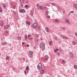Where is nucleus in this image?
I'll return each instance as SVG.
<instances>
[{
  "label": "nucleus",
  "instance_id": "nucleus-1",
  "mask_svg": "<svg viewBox=\"0 0 77 77\" xmlns=\"http://www.w3.org/2000/svg\"><path fill=\"white\" fill-rule=\"evenodd\" d=\"M39 46L43 50H44L45 48V45L43 42H42L41 44H40Z\"/></svg>",
  "mask_w": 77,
  "mask_h": 77
},
{
  "label": "nucleus",
  "instance_id": "nucleus-2",
  "mask_svg": "<svg viewBox=\"0 0 77 77\" xmlns=\"http://www.w3.org/2000/svg\"><path fill=\"white\" fill-rule=\"evenodd\" d=\"M42 66V65L41 63H39L38 64V65L37 68L38 70H41V68H42V67H41Z\"/></svg>",
  "mask_w": 77,
  "mask_h": 77
},
{
  "label": "nucleus",
  "instance_id": "nucleus-3",
  "mask_svg": "<svg viewBox=\"0 0 77 77\" xmlns=\"http://www.w3.org/2000/svg\"><path fill=\"white\" fill-rule=\"evenodd\" d=\"M32 26L34 27V28L36 27V26H37V24H36V23H33L32 24Z\"/></svg>",
  "mask_w": 77,
  "mask_h": 77
},
{
  "label": "nucleus",
  "instance_id": "nucleus-4",
  "mask_svg": "<svg viewBox=\"0 0 77 77\" xmlns=\"http://www.w3.org/2000/svg\"><path fill=\"white\" fill-rule=\"evenodd\" d=\"M66 22L68 24H69L70 23H69V21L68 19H66Z\"/></svg>",
  "mask_w": 77,
  "mask_h": 77
},
{
  "label": "nucleus",
  "instance_id": "nucleus-5",
  "mask_svg": "<svg viewBox=\"0 0 77 77\" xmlns=\"http://www.w3.org/2000/svg\"><path fill=\"white\" fill-rule=\"evenodd\" d=\"M45 29L47 31V32H49L50 31V30L48 28V27H46L45 28Z\"/></svg>",
  "mask_w": 77,
  "mask_h": 77
},
{
  "label": "nucleus",
  "instance_id": "nucleus-6",
  "mask_svg": "<svg viewBox=\"0 0 77 77\" xmlns=\"http://www.w3.org/2000/svg\"><path fill=\"white\" fill-rule=\"evenodd\" d=\"M40 72L41 74H42L44 72V69L40 71Z\"/></svg>",
  "mask_w": 77,
  "mask_h": 77
},
{
  "label": "nucleus",
  "instance_id": "nucleus-7",
  "mask_svg": "<svg viewBox=\"0 0 77 77\" xmlns=\"http://www.w3.org/2000/svg\"><path fill=\"white\" fill-rule=\"evenodd\" d=\"M39 8H40V9L41 10H43V8H42V6L41 5L39 6Z\"/></svg>",
  "mask_w": 77,
  "mask_h": 77
},
{
  "label": "nucleus",
  "instance_id": "nucleus-8",
  "mask_svg": "<svg viewBox=\"0 0 77 77\" xmlns=\"http://www.w3.org/2000/svg\"><path fill=\"white\" fill-rule=\"evenodd\" d=\"M26 23V24H28L29 26H30V23L29 22V21H27Z\"/></svg>",
  "mask_w": 77,
  "mask_h": 77
},
{
  "label": "nucleus",
  "instance_id": "nucleus-9",
  "mask_svg": "<svg viewBox=\"0 0 77 77\" xmlns=\"http://www.w3.org/2000/svg\"><path fill=\"white\" fill-rule=\"evenodd\" d=\"M54 22H55V23H58V22H59V21L57 20H55Z\"/></svg>",
  "mask_w": 77,
  "mask_h": 77
},
{
  "label": "nucleus",
  "instance_id": "nucleus-10",
  "mask_svg": "<svg viewBox=\"0 0 77 77\" xmlns=\"http://www.w3.org/2000/svg\"><path fill=\"white\" fill-rule=\"evenodd\" d=\"M60 29H62L63 30H65V28H64L63 27H60Z\"/></svg>",
  "mask_w": 77,
  "mask_h": 77
},
{
  "label": "nucleus",
  "instance_id": "nucleus-11",
  "mask_svg": "<svg viewBox=\"0 0 77 77\" xmlns=\"http://www.w3.org/2000/svg\"><path fill=\"white\" fill-rule=\"evenodd\" d=\"M34 11V9H32L31 10V11L32 15H33V13Z\"/></svg>",
  "mask_w": 77,
  "mask_h": 77
},
{
  "label": "nucleus",
  "instance_id": "nucleus-12",
  "mask_svg": "<svg viewBox=\"0 0 77 77\" xmlns=\"http://www.w3.org/2000/svg\"><path fill=\"white\" fill-rule=\"evenodd\" d=\"M26 70H29V66H28L26 67Z\"/></svg>",
  "mask_w": 77,
  "mask_h": 77
},
{
  "label": "nucleus",
  "instance_id": "nucleus-13",
  "mask_svg": "<svg viewBox=\"0 0 77 77\" xmlns=\"http://www.w3.org/2000/svg\"><path fill=\"white\" fill-rule=\"evenodd\" d=\"M49 45H52V42L51 41H50L49 42Z\"/></svg>",
  "mask_w": 77,
  "mask_h": 77
},
{
  "label": "nucleus",
  "instance_id": "nucleus-14",
  "mask_svg": "<svg viewBox=\"0 0 77 77\" xmlns=\"http://www.w3.org/2000/svg\"><path fill=\"white\" fill-rule=\"evenodd\" d=\"M45 57L46 59V60H48V57L47 55H46L45 56Z\"/></svg>",
  "mask_w": 77,
  "mask_h": 77
},
{
  "label": "nucleus",
  "instance_id": "nucleus-15",
  "mask_svg": "<svg viewBox=\"0 0 77 77\" xmlns=\"http://www.w3.org/2000/svg\"><path fill=\"white\" fill-rule=\"evenodd\" d=\"M29 54L30 55H32V54H33V52L32 51H30L29 52Z\"/></svg>",
  "mask_w": 77,
  "mask_h": 77
},
{
  "label": "nucleus",
  "instance_id": "nucleus-16",
  "mask_svg": "<svg viewBox=\"0 0 77 77\" xmlns=\"http://www.w3.org/2000/svg\"><path fill=\"white\" fill-rule=\"evenodd\" d=\"M9 56H7L6 58V59L7 60H9Z\"/></svg>",
  "mask_w": 77,
  "mask_h": 77
},
{
  "label": "nucleus",
  "instance_id": "nucleus-17",
  "mask_svg": "<svg viewBox=\"0 0 77 77\" xmlns=\"http://www.w3.org/2000/svg\"><path fill=\"white\" fill-rule=\"evenodd\" d=\"M3 45H7V43L6 42H3L2 43Z\"/></svg>",
  "mask_w": 77,
  "mask_h": 77
},
{
  "label": "nucleus",
  "instance_id": "nucleus-18",
  "mask_svg": "<svg viewBox=\"0 0 77 77\" xmlns=\"http://www.w3.org/2000/svg\"><path fill=\"white\" fill-rule=\"evenodd\" d=\"M59 51H60V52H61L62 51V49H61L60 48H59Z\"/></svg>",
  "mask_w": 77,
  "mask_h": 77
},
{
  "label": "nucleus",
  "instance_id": "nucleus-19",
  "mask_svg": "<svg viewBox=\"0 0 77 77\" xmlns=\"http://www.w3.org/2000/svg\"><path fill=\"white\" fill-rule=\"evenodd\" d=\"M70 57L71 58H74V55L73 54L72 55H70Z\"/></svg>",
  "mask_w": 77,
  "mask_h": 77
},
{
  "label": "nucleus",
  "instance_id": "nucleus-20",
  "mask_svg": "<svg viewBox=\"0 0 77 77\" xmlns=\"http://www.w3.org/2000/svg\"><path fill=\"white\" fill-rule=\"evenodd\" d=\"M22 12H23V13H25V11H24V10L22 9Z\"/></svg>",
  "mask_w": 77,
  "mask_h": 77
},
{
  "label": "nucleus",
  "instance_id": "nucleus-21",
  "mask_svg": "<svg viewBox=\"0 0 77 77\" xmlns=\"http://www.w3.org/2000/svg\"><path fill=\"white\" fill-rule=\"evenodd\" d=\"M21 39V37H18L17 38V39H18V40H20V39Z\"/></svg>",
  "mask_w": 77,
  "mask_h": 77
},
{
  "label": "nucleus",
  "instance_id": "nucleus-22",
  "mask_svg": "<svg viewBox=\"0 0 77 77\" xmlns=\"http://www.w3.org/2000/svg\"><path fill=\"white\" fill-rule=\"evenodd\" d=\"M70 56L73 54V53L72 52H70L69 53Z\"/></svg>",
  "mask_w": 77,
  "mask_h": 77
},
{
  "label": "nucleus",
  "instance_id": "nucleus-23",
  "mask_svg": "<svg viewBox=\"0 0 77 77\" xmlns=\"http://www.w3.org/2000/svg\"><path fill=\"white\" fill-rule=\"evenodd\" d=\"M74 68L77 69V66L76 65H74Z\"/></svg>",
  "mask_w": 77,
  "mask_h": 77
},
{
  "label": "nucleus",
  "instance_id": "nucleus-24",
  "mask_svg": "<svg viewBox=\"0 0 77 77\" xmlns=\"http://www.w3.org/2000/svg\"><path fill=\"white\" fill-rule=\"evenodd\" d=\"M47 18H50V16L49 15H47L46 16Z\"/></svg>",
  "mask_w": 77,
  "mask_h": 77
},
{
  "label": "nucleus",
  "instance_id": "nucleus-25",
  "mask_svg": "<svg viewBox=\"0 0 77 77\" xmlns=\"http://www.w3.org/2000/svg\"><path fill=\"white\" fill-rule=\"evenodd\" d=\"M48 15V11H47L46 13V15Z\"/></svg>",
  "mask_w": 77,
  "mask_h": 77
},
{
  "label": "nucleus",
  "instance_id": "nucleus-26",
  "mask_svg": "<svg viewBox=\"0 0 77 77\" xmlns=\"http://www.w3.org/2000/svg\"><path fill=\"white\" fill-rule=\"evenodd\" d=\"M25 39H27V35H25Z\"/></svg>",
  "mask_w": 77,
  "mask_h": 77
},
{
  "label": "nucleus",
  "instance_id": "nucleus-27",
  "mask_svg": "<svg viewBox=\"0 0 77 77\" xmlns=\"http://www.w3.org/2000/svg\"><path fill=\"white\" fill-rule=\"evenodd\" d=\"M72 44H73V45H75V42H74V41L72 42Z\"/></svg>",
  "mask_w": 77,
  "mask_h": 77
},
{
  "label": "nucleus",
  "instance_id": "nucleus-28",
  "mask_svg": "<svg viewBox=\"0 0 77 77\" xmlns=\"http://www.w3.org/2000/svg\"><path fill=\"white\" fill-rule=\"evenodd\" d=\"M38 29L39 30H41V28L40 26H38Z\"/></svg>",
  "mask_w": 77,
  "mask_h": 77
},
{
  "label": "nucleus",
  "instance_id": "nucleus-29",
  "mask_svg": "<svg viewBox=\"0 0 77 77\" xmlns=\"http://www.w3.org/2000/svg\"><path fill=\"white\" fill-rule=\"evenodd\" d=\"M63 63H65V60H63Z\"/></svg>",
  "mask_w": 77,
  "mask_h": 77
},
{
  "label": "nucleus",
  "instance_id": "nucleus-30",
  "mask_svg": "<svg viewBox=\"0 0 77 77\" xmlns=\"http://www.w3.org/2000/svg\"><path fill=\"white\" fill-rule=\"evenodd\" d=\"M39 6V4H37L36 5V6L37 7V8H38Z\"/></svg>",
  "mask_w": 77,
  "mask_h": 77
},
{
  "label": "nucleus",
  "instance_id": "nucleus-31",
  "mask_svg": "<svg viewBox=\"0 0 77 77\" xmlns=\"http://www.w3.org/2000/svg\"><path fill=\"white\" fill-rule=\"evenodd\" d=\"M20 3H23V2H24V0H20Z\"/></svg>",
  "mask_w": 77,
  "mask_h": 77
},
{
  "label": "nucleus",
  "instance_id": "nucleus-32",
  "mask_svg": "<svg viewBox=\"0 0 77 77\" xmlns=\"http://www.w3.org/2000/svg\"><path fill=\"white\" fill-rule=\"evenodd\" d=\"M4 29L5 30H7V29H8V28L7 27H6V26H5V27H4Z\"/></svg>",
  "mask_w": 77,
  "mask_h": 77
},
{
  "label": "nucleus",
  "instance_id": "nucleus-33",
  "mask_svg": "<svg viewBox=\"0 0 77 77\" xmlns=\"http://www.w3.org/2000/svg\"><path fill=\"white\" fill-rule=\"evenodd\" d=\"M5 26L6 27H7V28H8V27H9V25H6Z\"/></svg>",
  "mask_w": 77,
  "mask_h": 77
},
{
  "label": "nucleus",
  "instance_id": "nucleus-34",
  "mask_svg": "<svg viewBox=\"0 0 77 77\" xmlns=\"http://www.w3.org/2000/svg\"><path fill=\"white\" fill-rule=\"evenodd\" d=\"M3 6L4 8H6V5H5V4H3Z\"/></svg>",
  "mask_w": 77,
  "mask_h": 77
},
{
  "label": "nucleus",
  "instance_id": "nucleus-35",
  "mask_svg": "<svg viewBox=\"0 0 77 77\" xmlns=\"http://www.w3.org/2000/svg\"><path fill=\"white\" fill-rule=\"evenodd\" d=\"M0 12H2V8L0 7Z\"/></svg>",
  "mask_w": 77,
  "mask_h": 77
},
{
  "label": "nucleus",
  "instance_id": "nucleus-36",
  "mask_svg": "<svg viewBox=\"0 0 77 77\" xmlns=\"http://www.w3.org/2000/svg\"><path fill=\"white\" fill-rule=\"evenodd\" d=\"M19 11L20 12H22V10H21L19 9Z\"/></svg>",
  "mask_w": 77,
  "mask_h": 77
},
{
  "label": "nucleus",
  "instance_id": "nucleus-37",
  "mask_svg": "<svg viewBox=\"0 0 77 77\" xmlns=\"http://www.w3.org/2000/svg\"><path fill=\"white\" fill-rule=\"evenodd\" d=\"M51 5H55V4L54 3H51Z\"/></svg>",
  "mask_w": 77,
  "mask_h": 77
},
{
  "label": "nucleus",
  "instance_id": "nucleus-38",
  "mask_svg": "<svg viewBox=\"0 0 77 77\" xmlns=\"http://www.w3.org/2000/svg\"><path fill=\"white\" fill-rule=\"evenodd\" d=\"M13 8H14V9H15V8H16V6L15 5V6H14Z\"/></svg>",
  "mask_w": 77,
  "mask_h": 77
},
{
  "label": "nucleus",
  "instance_id": "nucleus-39",
  "mask_svg": "<svg viewBox=\"0 0 77 77\" xmlns=\"http://www.w3.org/2000/svg\"><path fill=\"white\" fill-rule=\"evenodd\" d=\"M1 26H3V23H1Z\"/></svg>",
  "mask_w": 77,
  "mask_h": 77
},
{
  "label": "nucleus",
  "instance_id": "nucleus-40",
  "mask_svg": "<svg viewBox=\"0 0 77 77\" xmlns=\"http://www.w3.org/2000/svg\"><path fill=\"white\" fill-rule=\"evenodd\" d=\"M70 13H72V14H74V11H70Z\"/></svg>",
  "mask_w": 77,
  "mask_h": 77
},
{
  "label": "nucleus",
  "instance_id": "nucleus-41",
  "mask_svg": "<svg viewBox=\"0 0 77 77\" xmlns=\"http://www.w3.org/2000/svg\"><path fill=\"white\" fill-rule=\"evenodd\" d=\"M25 8H27V7H28V5H25Z\"/></svg>",
  "mask_w": 77,
  "mask_h": 77
},
{
  "label": "nucleus",
  "instance_id": "nucleus-42",
  "mask_svg": "<svg viewBox=\"0 0 77 77\" xmlns=\"http://www.w3.org/2000/svg\"><path fill=\"white\" fill-rule=\"evenodd\" d=\"M61 36L62 38H64V36L63 35H61Z\"/></svg>",
  "mask_w": 77,
  "mask_h": 77
},
{
  "label": "nucleus",
  "instance_id": "nucleus-43",
  "mask_svg": "<svg viewBox=\"0 0 77 77\" xmlns=\"http://www.w3.org/2000/svg\"><path fill=\"white\" fill-rule=\"evenodd\" d=\"M24 73L25 74H26V70H24Z\"/></svg>",
  "mask_w": 77,
  "mask_h": 77
},
{
  "label": "nucleus",
  "instance_id": "nucleus-44",
  "mask_svg": "<svg viewBox=\"0 0 77 77\" xmlns=\"http://www.w3.org/2000/svg\"><path fill=\"white\" fill-rule=\"evenodd\" d=\"M20 5L21 6H23V4H21Z\"/></svg>",
  "mask_w": 77,
  "mask_h": 77
},
{
  "label": "nucleus",
  "instance_id": "nucleus-45",
  "mask_svg": "<svg viewBox=\"0 0 77 77\" xmlns=\"http://www.w3.org/2000/svg\"><path fill=\"white\" fill-rule=\"evenodd\" d=\"M6 33H9V32H8V31H6Z\"/></svg>",
  "mask_w": 77,
  "mask_h": 77
},
{
  "label": "nucleus",
  "instance_id": "nucleus-46",
  "mask_svg": "<svg viewBox=\"0 0 77 77\" xmlns=\"http://www.w3.org/2000/svg\"><path fill=\"white\" fill-rule=\"evenodd\" d=\"M54 51L55 53H56V49H54Z\"/></svg>",
  "mask_w": 77,
  "mask_h": 77
},
{
  "label": "nucleus",
  "instance_id": "nucleus-47",
  "mask_svg": "<svg viewBox=\"0 0 77 77\" xmlns=\"http://www.w3.org/2000/svg\"><path fill=\"white\" fill-rule=\"evenodd\" d=\"M31 35H29L28 36V38H29V37H30V36H31Z\"/></svg>",
  "mask_w": 77,
  "mask_h": 77
},
{
  "label": "nucleus",
  "instance_id": "nucleus-48",
  "mask_svg": "<svg viewBox=\"0 0 77 77\" xmlns=\"http://www.w3.org/2000/svg\"><path fill=\"white\" fill-rule=\"evenodd\" d=\"M10 5H12V2H10Z\"/></svg>",
  "mask_w": 77,
  "mask_h": 77
},
{
  "label": "nucleus",
  "instance_id": "nucleus-49",
  "mask_svg": "<svg viewBox=\"0 0 77 77\" xmlns=\"http://www.w3.org/2000/svg\"><path fill=\"white\" fill-rule=\"evenodd\" d=\"M38 9L39 10L40 9V8H39V7H38Z\"/></svg>",
  "mask_w": 77,
  "mask_h": 77
},
{
  "label": "nucleus",
  "instance_id": "nucleus-50",
  "mask_svg": "<svg viewBox=\"0 0 77 77\" xmlns=\"http://www.w3.org/2000/svg\"><path fill=\"white\" fill-rule=\"evenodd\" d=\"M24 44V42H22V45H23Z\"/></svg>",
  "mask_w": 77,
  "mask_h": 77
},
{
  "label": "nucleus",
  "instance_id": "nucleus-51",
  "mask_svg": "<svg viewBox=\"0 0 77 77\" xmlns=\"http://www.w3.org/2000/svg\"><path fill=\"white\" fill-rule=\"evenodd\" d=\"M55 40H57V38H56V37H55L54 38Z\"/></svg>",
  "mask_w": 77,
  "mask_h": 77
},
{
  "label": "nucleus",
  "instance_id": "nucleus-52",
  "mask_svg": "<svg viewBox=\"0 0 77 77\" xmlns=\"http://www.w3.org/2000/svg\"><path fill=\"white\" fill-rule=\"evenodd\" d=\"M27 47H29V45H27Z\"/></svg>",
  "mask_w": 77,
  "mask_h": 77
},
{
  "label": "nucleus",
  "instance_id": "nucleus-53",
  "mask_svg": "<svg viewBox=\"0 0 77 77\" xmlns=\"http://www.w3.org/2000/svg\"><path fill=\"white\" fill-rule=\"evenodd\" d=\"M70 14H71V13H70V12L69 13L68 15H70Z\"/></svg>",
  "mask_w": 77,
  "mask_h": 77
},
{
  "label": "nucleus",
  "instance_id": "nucleus-54",
  "mask_svg": "<svg viewBox=\"0 0 77 77\" xmlns=\"http://www.w3.org/2000/svg\"><path fill=\"white\" fill-rule=\"evenodd\" d=\"M36 48L35 47H34V49H36Z\"/></svg>",
  "mask_w": 77,
  "mask_h": 77
},
{
  "label": "nucleus",
  "instance_id": "nucleus-55",
  "mask_svg": "<svg viewBox=\"0 0 77 77\" xmlns=\"http://www.w3.org/2000/svg\"><path fill=\"white\" fill-rule=\"evenodd\" d=\"M65 38H66V39H68V37H65Z\"/></svg>",
  "mask_w": 77,
  "mask_h": 77
},
{
  "label": "nucleus",
  "instance_id": "nucleus-56",
  "mask_svg": "<svg viewBox=\"0 0 77 77\" xmlns=\"http://www.w3.org/2000/svg\"><path fill=\"white\" fill-rule=\"evenodd\" d=\"M36 37H38V35L37 34L36 35Z\"/></svg>",
  "mask_w": 77,
  "mask_h": 77
},
{
  "label": "nucleus",
  "instance_id": "nucleus-57",
  "mask_svg": "<svg viewBox=\"0 0 77 77\" xmlns=\"http://www.w3.org/2000/svg\"><path fill=\"white\" fill-rule=\"evenodd\" d=\"M48 6H50V5L48 4Z\"/></svg>",
  "mask_w": 77,
  "mask_h": 77
},
{
  "label": "nucleus",
  "instance_id": "nucleus-58",
  "mask_svg": "<svg viewBox=\"0 0 77 77\" xmlns=\"http://www.w3.org/2000/svg\"><path fill=\"white\" fill-rule=\"evenodd\" d=\"M14 14H16V12H15V11L14 12Z\"/></svg>",
  "mask_w": 77,
  "mask_h": 77
},
{
  "label": "nucleus",
  "instance_id": "nucleus-59",
  "mask_svg": "<svg viewBox=\"0 0 77 77\" xmlns=\"http://www.w3.org/2000/svg\"><path fill=\"white\" fill-rule=\"evenodd\" d=\"M58 55H59H59H60V53H58Z\"/></svg>",
  "mask_w": 77,
  "mask_h": 77
},
{
  "label": "nucleus",
  "instance_id": "nucleus-60",
  "mask_svg": "<svg viewBox=\"0 0 77 77\" xmlns=\"http://www.w3.org/2000/svg\"><path fill=\"white\" fill-rule=\"evenodd\" d=\"M13 69H14V70H15V68H13Z\"/></svg>",
  "mask_w": 77,
  "mask_h": 77
},
{
  "label": "nucleus",
  "instance_id": "nucleus-61",
  "mask_svg": "<svg viewBox=\"0 0 77 77\" xmlns=\"http://www.w3.org/2000/svg\"><path fill=\"white\" fill-rule=\"evenodd\" d=\"M57 51H58L59 50L58 49H56Z\"/></svg>",
  "mask_w": 77,
  "mask_h": 77
},
{
  "label": "nucleus",
  "instance_id": "nucleus-62",
  "mask_svg": "<svg viewBox=\"0 0 77 77\" xmlns=\"http://www.w3.org/2000/svg\"><path fill=\"white\" fill-rule=\"evenodd\" d=\"M37 42H38V40L37 39Z\"/></svg>",
  "mask_w": 77,
  "mask_h": 77
},
{
  "label": "nucleus",
  "instance_id": "nucleus-63",
  "mask_svg": "<svg viewBox=\"0 0 77 77\" xmlns=\"http://www.w3.org/2000/svg\"><path fill=\"white\" fill-rule=\"evenodd\" d=\"M40 39H41V40H42V38H41Z\"/></svg>",
  "mask_w": 77,
  "mask_h": 77
},
{
  "label": "nucleus",
  "instance_id": "nucleus-64",
  "mask_svg": "<svg viewBox=\"0 0 77 77\" xmlns=\"http://www.w3.org/2000/svg\"><path fill=\"white\" fill-rule=\"evenodd\" d=\"M41 59H43V58L42 57V58H41Z\"/></svg>",
  "mask_w": 77,
  "mask_h": 77
}]
</instances>
